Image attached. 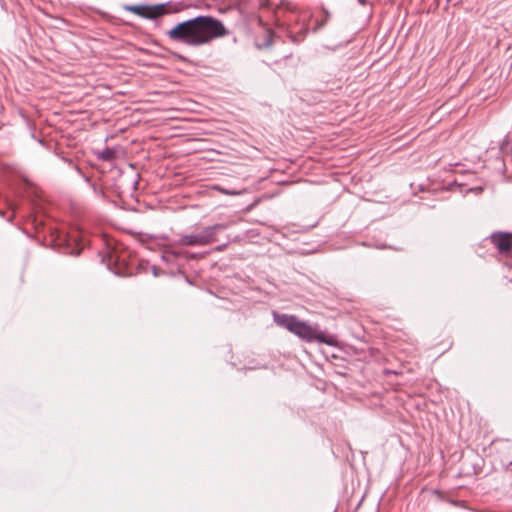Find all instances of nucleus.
Returning <instances> with one entry per match:
<instances>
[{"instance_id": "obj_1", "label": "nucleus", "mask_w": 512, "mask_h": 512, "mask_svg": "<svg viewBox=\"0 0 512 512\" xmlns=\"http://www.w3.org/2000/svg\"><path fill=\"white\" fill-rule=\"evenodd\" d=\"M229 34L223 23L212 16H197L180 22L166 32L170 40L188 46H201Z\"/></svg>"}, {"instance_id": "obj_2", "label": "nucleus", "mask_w": 512, "mask_h": 512, "mask_svg": "<svg viewBox=\"0 0 512 512\" xmlns=\"http://www.w3.org/2000/svg\"><path fill=\"white\" fill-rule=\"evenodd\" d=\"M273 318L274 322L278 326L287 329L289 332L295 334L303 341H317L329 346H337L338 344L335 336L329 335L319 330V326L317 324L310 325L305 321L299 320V318L295 315L274 313Z\"/></svg>"}, {"instance_id": "obj_3", "label": "nucleus", "mask_w": 512, "mask_h": 512, "mask_svg": "<svg viewBox=\"0 0 512 512\" xmlns=\"http://www.w3.org/2000/svg\"><path fill=\"white\" fill-rule=\"evenodd\" d=\"M223 224H215L204 227L197 233L184 235L179 239V244L183 246H205L217 241L216 234L224 230Z\"/></svg>"}, {"instance_id": "obj_4", "label": "nucleus", "mask_w": 512, "mask_h": 512, "mask_svg": "<svg viewBox=\"0 0 512 512\" xmlns=\"http://www.w3.org/2000/svg\"><path fill=\"white\" fill-rule=\"evenodd\" d=\"M56 245L64 254L77 256L85 247L80 232L60 233L55 239Z\"/></svg>"}, {"instance_id": "obj_5", "label": "nucleus", "mask_w": 512, "mask_h": 512, "mask_svg": "<svg viewBox=\"0 0 512 512\" xmlns=\"http://www.w3.org/2000/svg\"><path fill=\"white\" fill-rule=\"evenodd\" d=\"M126 10L146 19L154 20L162 15L169 13L167 4H158L154 6L132 5L127 6Z\"/></svg>"}, {"instance_id": "obj_6", "label": "nucleus", "mask_w": 512, "mask_h": 512, "mask_svg": "<svg viewBox=\"0 0 512 512\" xmlns=\"http://www.w3.org/2000/svg\"><path fill=\"white\" fill-rule=\"evenodd\" d=\"M491 242L501 253H508L512 247V235L496 232L491 235Z\"/></svg>"}, {"instance_id": "obj_7", "label": "nucleus", "mask_w": 512, "mask_h": 512, "mask_svg": "<svg viewBox=\"0 0 512 512\" xmlns=\"http://www.w3.org/2000/svg\"><path fill=\"white\" fill-rule=\"evenodd\" d=\"M102 261L106 263L108 269L113 270L116 274H122V270L120 263L124 260L121 259L120 255H118L115 251H111L107 253L105 257H103Z\"/></svg>"}, {"instance_id": "obj_8", "label": "nucleus", "mask_w": 512, "mask_h": 512, "mask_svg": "<svg viewBox=\"0 0 512 512\" xmlns=\"http://www.w3.org/2000/svg\"><path fill=\"white\" fill-rule=\"evenodd\" d=\"M97 158L102 161H112L115 156L116 152L114 149L106 147L103 150H99L96 152Z\"/></svg>"}, {"instance_id": "obj_9", "label": "nucleus", "mask_w": 512, "mask_h": 512, "mask_svg": "<svg viewBox=\"0 0 512 512\" xmlns=\"http://www.w3.org/2000/svg\"><path fill=\"white\" fill-rule=\"evenodd\" d=\"M180 256L179 252L173 251V250H165L162 253V260L168 264L174 263L176 259Z\"/></svg>"}, {"instance_id": "obj_10", "label": "nucleus", "mask_w": 512, "mask_h": 512, "mask_svg": "<svg viewBox=\"0 0 512 512\" xmlns=\"http://www.w3.org/2000/svg\"><path fill=\"white\" fill-rule=\"evenodd\" d=\"M322 11L324 13V17L320 21H316V25L313 28V32H317L320 29H322L327 24L330 18V13L325 8H323Z\"/></svg>"}, {"instance_id": "obj_11", "label": "nucleus", "mask_w": 512, "mask_h": 512, "mask_svg": "<svg viewBox=\"0 0 512 512\" xmlns=\"http://www.w3.org/2000/svg\"><path fill=\"white\" fill-rule=\"evenodd\" d=\"M307 32H308V28L303 27L300 29V31L296 35H294V34H292V32H290V38L292 39L293 42L298 43L306 36Z\"/></svg>"}, {"instance_id": "obj_12", "label": "nucleus", "mask_w": 512, "mask_h": 512, "mask_svg": "<svg viewBox=\"0 0 512 512\" xmlns=\"http://www.w3.org/2000/svg\"><path fill=\"white\" fill-rule=\"evenodd\" d=\"M219 192H221L222 194H225V195H238L239 192L237 191H231V190H228V189H224L222 187H219V186H216L215 187Z\"/></svg>"}, {"instance_id": "obj_13", "label": "nucleus", "mask_w": 512, "mask_h": 512, "mask_svg": "<svg viewBox=\"0 0 512 512\" xmlns=\"http://www.w3.org/2000/svg\"><path fill=\"white\" fill-rule=\"evenodd\" d=\"M74 169L84 178V180L87 182V183H90V177L83 174L82 170L80 167H78L77 165H74Z\"/></svg>"}, {"instance_id": "obj_14", "label": "nucleus", "mask_w": 512, "mask_h": 512, "mask_svg": "<svg viewBox=\"0 0 512 512\" xmlns=\"http://www.w3.org/2000/svg\"><path fill=\"white\" fill-rule=\"evenodd\" d=\"M152 273L154 276L159 275V269L156 266H152Z\"/></svg>"}, {"instance_id": "obj_15", "label": "nucleus", "mask_w": 512, "mask_h": 512, "mask_svg": "<svg viewBox=\"0 0 512 512\" xmlns=\"http://www.w3.org/2000/svg\"><path fill=\"white\" fill-rule=\"evenodd\" d=\"M449 503H451L455 506H463L462 502L456 501V500H450Z\"/></svg>"}, {"instance_id": "obj_16", "label": "nucleus", "mask_w": 512, "mask_h": 512, "mask_svg": "<svg viewBox=\"0 0 512 512\" xmlns=\"http://www.w3.org/2000/svg\"><path fill=\"white\" fill-rule=\"evenodd\" d=\"M91 186H92L93 190H94L95 192H97V187H96V185H95L94 183H92V184H91Z\"/></svg>"}, {"instance_id": "obj_17", "label": "nucleus", "mask_w": 512, "mask_h": 512, "mask_svg": "<svg viewBox=\"0 0 512 512\" xmlns=\"http://www.w3.org/2000/svg\"><path fill=\"white\" fill-rule=\"evenodd\" d=\"M137 185H138V182H137V181H135V183H134V188H135V189L137 188Z\"/></svg>"}]
</instances>
